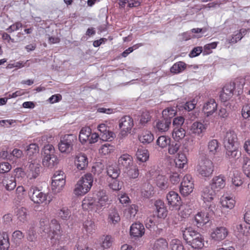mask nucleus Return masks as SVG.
Instances as JSON below:
<instances>
[{"instance_id": "nucleus-1", "label": "nucleus", "mask_w": 250, "mask_h": 250, "mask_svg": "<svg viewBox=\"0 0 250 250\" xmlns=\"http://www.w3.org/2000/svg\"><path fill=\"white\" fill-rule=\"evenodd\" d=\"M53 138L51 135H44L42 137L40 144L44 145L43 149L42 165L45 167L52 168L59 163V159L55 154L54 146L50 144Z\"/></svg>"}, {"instance_id": "nucleus-2", "label": "nucleus", "mask_w": 250, "mask_h": 250, "mask_svg": "<svg viewBox=\"0 0 250 250\" xmlns=\"http://www.w3.org/2000/svg\"><path fill=\"white\" fill-rule=\"evenodd\" d=\"M43 230L48 234L51 243L56 245L59 243L62 234V230L59 222L56 219H52L48 222L46 219H42L40 221Z\"/></svg>"}, {"instance_id": "nucleus-3", "label": "nucleus", "mask_w": 250, "mask_h": 250, "mask_svg": "<svg viewBox=\"0 0 250 250\" xmlns=\"http://www.w3.org/2000/svg\"><path fill=\"white\" fill-rule=\"evenodd\" d=\"M93 177L91 173H86L82 176L75 185L74 193L77 196H82L87 193L91 188Z\"/></svg>"}, {"instance_id": "nucleus-4", "label": "nucleus", "mask_w": 250, "mask_h": 250, "mask_svg": "<svg viewBox=\"0 0 250 250\" xmlns=\"http://www.w3.org/2000/svg\"><path fill=\"white\" fill-rule=\"evenodd\" d=\"M196 168L198 173L201 177L208 178L211 176L213 173L214 165L209 159L202 157L199 159Z\"/></svg>"}, {"instance_id": "nucleus-5", "label": "nucleus", "mask_w": 250, "mask_h": 250, "mask_svg": "<svg viewBox=\"0 0 250 250\" xmlns=\"http://www.w3.org/2000/svg\"><path fill=\"white\" fill-rule=\"evenodd\" d=\"M75 136L72 134L65 135L61 139L58 148L62 153H69L73 149V143Z\"/></svg>"}, {"instance_id": "nucleus-6", "label": "nucleus", "mask_w": 250, "mask_h": 250, "mask_svg": "<svg viewBox=\"0 0 250 250\" xmlns=\"http://www.w3.org/2000/svg\"><path fill=\"white\" fill-rule=\"evenodd\" d=\"M194 184L190 175H186L183 178L180 187V192L184 196L189 195L193 190Z\"/></svg>"}, {"instance_id": "nucleus-7", "label": "nucleus", "mask_w": 250, "mask_h": 250, "mask_svg": "<svg viewBox=\"0 0 250 250\" xmlns=\"http://www.w3.org/2000/svg\"><path fill=\"white\" fill-rule=\"evenodd\" d=\"M28 195L31 200L36 204H41L47 200L48 194L42 192L36 187L30 188Z\"/></svg>"}, {"instance_id": "nucleus-8", "label": "nucleus", "mask_w": 250, "mask_h": 250, "mask_svg": "<svg viewBox=\"0 0 250 250\" xmlns=\"http://www.w3.org/2000/svg\"><path fill=\"white\" fill-rule=\"evenodd\" d=\"M134 125L132 118L129 116L122 117L119 121V127L121 129V135L123 137L126 136L131 131Z\"/></svg>"}, {"instance_id": "nucleus-9", "label": "nucleus", "mask_w": 250, "mask_h": 250, "mask_svg": "<svg viewBox=\"0 0 250 250\" xmlns=\"http://www.w3.org/2000/svg\"><path fill=\"white\" fill-rule=\"evenodd\" d=\"M83 208L88 211L99 213L101 212L96 200L92 197H85L83 200Z\"/></svg>"}, {"instance_id": "nucleus-10", "label": "nucleus", "mask_w": 250, "mask_h": 250, "mask_svg": "<svg viewBox=\"0 0 250 250\" xmlns=\"http://www.w3.org/2000/svg\"><path fill=\"white\" fill-rule=\"evenodd\" d=\"M226 184V177L223 174L214 176L211 180L209 186L217 193L223 189Z\"/></svg>"}, {"instance_id": "nucleus-11", "label": "nucleus", "mask_w": 250, "mask_h": 250, "mask_svg": "<svg viewBox=\"0 0 250 250\" xmlns=\"http://www.w3.org/2000/svg\"><path fill=\"white\" fill-rule=\"evenodd\" d=\"M207 125L201 122H193L189 127V133L194 136L202 137L207 129Z\"/></svg>"}, {"instance_id": "nucleus-12", "label": "nucleus", "mask_w": 250, "mask_h": 250, "mask_svg": "<svg viewBox=\"0 0 250 250\" xmlns=\"http://www.w3.org/2000/svg\"><path fill=\"white\" fill-rule=\"evenodd\" d=\"M217 104L214 99L210 98L205 102L202 107V112L207 117L212 116L216 112Z\"/></svg>"}, {"instance_id": "nucleus-13", "label": "nucleus", "mask_w": 250, "mask_h": 250, "mask_svg": "<svg viewBox=\"0 0 250 250\" xmlns=\"http://www.w3.org/2000/svg\"><path fill=\"white\" fill-rule=\"evenodd\" d=\"M228 229L225 227H218L212 229L210 237L215 241H221L226 238L228 235Z\"/></svg>"}, {"instance_id": "nucleus-14", "label": "nucleus", "mask_w": 250, "mask_h": 250, "mask_svg": "<svg viewBox=\"0 0 250 250\" xmlns=\"http://www.w3.org/2000/svg\"><path fill=\"white\" fill-rule=\"evenodd\" d=\"M217 193L209 186L203 187L201 191V199L204 203H211Z\"/></svg>"}, {"instance_id": "nucleus-15", "label": "nucleus", "mask_w": 250, "mask_h": 250, "mask_svg": "<svg viewBox=\"0 0 250 250\" xmlns=\"http://www.w3.org/2000/svg\"><path fill=\"white\" fill-rule=\"evenodd\" d=\"M40 167L37 162H30L27 170V177L30 179L37 178L40 174Z\"/></svg>"}, {"instance_id": "nucleus-16", "label": "nucleus", "mask_w": 250, "mask_h": 250, "mask_svg": "<svg viewBox=\"0 0 250 250\" xmlns=\"http://www.w3.org/2000/svg\"><path fill=\"white\" fill-rule=\"evenodd\" d=\"M234 86L233 84H226L222 89L220 95V99L223 102H226L230 99L233 95Z\"/></svg>"}, {"instance_id": "nucleus-17", "label": "nucleus", "mask_w": 250, "mask_h": 250, "mask_svg": "<svg viewBox=\"0 0 250 250\" xmlns=\"http://www.w3.org/2000/svg\"><path fill=\"white\" fill-rule=\"evenodd\" d=\"M145 229L143 225L140 223L133 224L130 228V233L134 237H141L145 233Z\"/></svg>"}, {"instance_id": "nucleus-18", "label": "nucleus", "mask_w": 250, "mask_h": 250, "mask_svg": "<svg viewBox=\"0 0 250 250\" xmlns=\"http://www.w3.org/2000/svg\"><path fill=\"white\" fill-rule=\"evenodd\" d=\"M118 163L119 166L122 167L125 170L133 166V158L128 154H123L119 157Z\"/></svg>"}, {"instance_id": "nucleus-19", "label": "nucleus", "mask_w": 250, "mask_h": 250, "mask_svg": "<svg viewBox=\"0 0 250 250\" xmlns=\"http://www.w3.org/2000/svg\"><path fill=\"white\" fill-rule=\"evenodd\" d=\"M97 203L101 211L103 207L109 204L108 196L105 190H100L97 193Z\"/></svg>"}, {"instance_id": "nucleus-20", "label": "nucleus", "mask_w": 250, "mask_h": 250, "mask_svg": "<svg viewBox=\"0 0 250 250\" xmlns=\"http://www.w3.org/2000/svg\"><path fill=\"white\" fill-rule=\"evenodd\" d=\"M2 184L6 190L12 191L16 187V178L9 175L5 176L2 179Z\"/></svg>"}, {"instance_id": "nucleus-21", "label": "nucleus", "mask_w": 250, "mask_h": 250, "mask_svg": "<svg viewBox=\"0 0 250 250\" xmlns=\"http://www.w3.org/2000/svg\"><path fill=\"white\" fill-rule=\"evenodd\" d=\"M167 200L168 205L177 207L181 205V197L178 193L170 191L167 195Z\"/></svg>"}, {"instance_id": "nucleus-22", "label": "nucleus", "mask_w": 250, "mask_h": 250, "mask_svg": "<svg viewBox=\"0 0 250 250\" xmlns=\"http://www.w3.org/2000/svg\"><path fill=\"white\" fill-rule=\"evenodd\" d=\"M168 243L166 239L160 238L152 242L150 244L151 250H167Z\"/></svg>"}, {"instance_id": "nucleus-23", "label": "nucleus", "mask_w": 250, "mask_h": 250, "mask_svg": "<svg viewBox=\"0 0 250 250\" xmlns=\"http://www.w3.org/2000/svg\"><path fill=\"white\" fill-rule=\"evenodd\" d=\"M139 141L144 145H147L152 143L154 137L153 134L149 130H143L138 136Z\"/></svg>"}, {"instance_id": "nucleus-24", "label": "nucleus", "mask_w": 250, "mask_h": 250, "mask_svg": "<svg viewBox=\"0 0 250 250\" xmlns=\"http://www.w3.org/2000/svg\"><path fill=\"white\" fill-rule=\"evenodd\" d=\"M210 214L209 212L201 211L195 215L194 219L197 225L199 226H201L208 223L210 220Z\"/></svg>"}, {"instance_id": "nucleus-25", "label": "nucleus", "mask_w": 250, "mask_h": 250, "mask_svg": "<svg viewBox=\"0 0 250 250\" xmlns=\"http://www.w3.org/2000/svg\"><path fill=\"white\" fill-rule=\"evenodd\" d=\"M220 203L223 208L232 209L235 204L233 197L229 194H224L220 198Z\"/></svg>"}, {"instance_id": "nucleus-26", "label": "nucleus", "mask_w": 250, "mask_h": 250, "mask_svg": "<svg viewBox=\"0 0 250 250\" xmlns=\"http://www.w3.org/2000/svg\"><path fill=\"white\" fill-rule=\"evenodd\" d=\"M183 237L187 244L193 240L198 234L200 233L194 230L192 228L189 227L182 230Z\"/></svg>"}, {"instance_id": "nucleus-27", "label": "nucleus", "mask_w": 250, "mask_h": 250, "mask_svg": "<svg viewBox=\"0 0 250 250\" xmlns=\"http://www.w3.org/2000/svg\"><path fill=\"white\" fill-rule=\"evenodd\" d=\"M226 148V157L229 159L238 158L241 155L237 146H225Z\"/></svg>"}, {"instance_id": "nucleus-28", "label": "nucleus", "mask_w": 250, "mask_h": 250, "mask_svg": "<svg viewBox=\"0 0 250 250\" xmlns=\"http://www.w3.org/2000/svg\"><path fill=\"white\" fill-rule=\"evenodd\" d=\"M237 136L234 131L229 130L228 131L224 138V145L225 146H237Z\"/></svg>"}, {"instance_id": "nucleus-29", "label": "nucleus", "mask_w": 250, "mask_h": 250, "mask_svg": "<svg viewBox=\"0 0 250 250\" xmlns=\"http://www.w3.org/2000/svg\"><path fill=\"white\" fill-rule=\"evenodd\" d=\"M75 164L78 169H84L88 165V159L87 157L84 154L78 155L76 157Z\"/></svg>"}, {"instance_id": "nucleus-30", "label": "nucleus", "mask_w": 250, "mask_h": 250, "mask_svg": "<svg viewBox=\"0 0 250 250\" xmlns=\"http://www.w3.org/2000/svg\"><path fill=\"white\" fill-rule=\"evenodd\" d=\"M154 205L158 217L165 218L167 216V211L164 202L161 200H158L155 201Z\"/></svg>"}, {"instance_id": "nucleus-31", "label": "nucleus", "mask_w": 250, "mask_h": 250, "mask_svg": "<svg viewBox=\"0 0 250 250\" xmlns=\"http://www.w3.org/2000/svg\"><path fill=\"white\" fill-rule=\"evenodd\" d=\"M170 124L171 120L169 119L164 118V119L156 122L154 127L159 131L166 132L168 130Z\"/></svg>"}, {"instance_id": "nucleus-32", "label": "nucleus", "mask_w": 250, "mask_h": 250, "mask_svg": "<svg viewBox=\"0 0 250 250\" xmlns=\"http://www.w3.org/2000/svg\"><path fill=\"white\" fill-rule=\"evenodd\" d=\"M204 239L202 235L198 234L193 240H192L188 245H190L193 249L199 250L204 247Z\"/></svg>"}, {"instance_id": "nucleus-33", "label": "nucleus", "mask_w": 250, "mask_h": 250, "mask_svg": "<svg viewBox=\"0 0 250 250\" xmlns=\"http://www.w3.org/2000/svg\"><path fill=\"white\" fill-rule=\"evenodd\" d=\"M96 226L94 222L91 220H87L83 224V231L86 234L94 233L96 230Z\"/></svg>"}, {"instance_id": "nucleus-34", "label": "nucleus", "mask_w": 250, "mask_h": 250, "mask_svg": "<svg viewBox=\"0 0 250 250\" xmlns=\"http://www.w3.org/2000/svg\"><path fill=\"white\" fill-rule=\"evenodd\" d=\"M56 214L57 218L63 221L69 220L71 216V212L67 207H62L58 209Z\"/></svg>"}, {"instance_id": "nucleus-35", "label": "nucleus", "mask_w": 250, "mask_h": 250, "mask_svg": "<svg viewBox=\"0 0 250 250\" xmlns=\"http://www.w3.org/2000/svg\"><path fill=\"white\" fill-rule=\"evenodd\" d=\"M157 187L161 190H165L168 188L169 184L167 178L163 175H158L156 180Z\"/></svg>"}, {"instance_id": "nucleus-36", "label": "nucleus", "mask_w": 250, "mask_h": 250, "mask_svg": "<svg viewBox=\"0 0 250 250\" xmlns=\"http://www.w3.org/2000/svg\"><path fill=\"white\" fill-rule=\"evenodd\" d=\"M26 152L31 159L36 158L39 154V147L36 144H31L27 146Z\"/></svg>"}, {"instance_id": "nucleus-37", "label": "nucleus", "mask_w": 250, "mask_h": 250, "mask_svg": "<svg viewBox=\"0 0 250 250\" xmlns=\"http://www.w3.org/2000/svg\"><path fill=\"white\" fill-rule=\"evenodd\" d=\"M176 167L179 168H183L188 165V159L184 153H178V156L175 160Z\"/></svg>"}, {"instance_id": "nucleus-38", "label": "nucleus", "mask_w": 250, "mask_h": 250, "mask_svg": "<svg viewBox=\"0 0 250 250\" xmlns=\"http://www.w3.org/2000/svg\"><path fill=\"white\" fill-rule=\"evenodd\" d=\"M10 245L9 238L6 232L0 233V249L5 250L9 248Z\"/></svg>"}, {"instance_id": "nucleus-39", "label": "nucleus", "mask_w": 250, "mask_h": 250, "mask_svg": "<svg viewBox=\"0 0 250 250\" xmlns=\"http://www.w3.org/2000/svg\"><path fill=\"white\" fill-rule=\"evenodd\" d=\"M136 155L137 160L142 163L147 161L149 156L148 150L144 148L138 149Z\"/></svg>"}, {"instance_id": "nucleus-40", "label": "nucleus", "mask_w": 250, "mask_h": 250, "mask_svg": "<svg viewBox=\"0 0 250 250\" xmlns=\"http://www.w3.org/2000/svg\"><path fill=\"white\" fill-rule=\"evenodd\" d=\"M107 220L109 223L113 224H115L120 221V215L116 209H110Z\"/></svg>"}, {"instance_id": "nucleus-41", "label": "nucleus", "mask_w": 250, "mask_h": 250, "mask_svg": "<svg viewBox=\"0 0 250 250\" xmlns=\"http://www.w3.org/2000/svg\"><path fill=\"white\" fill-rule=\"evenodd\" d=\"M90 134L91 129L89 127H86L82 128L79 134V140L80 142L83 144L88 141Z\"/></svg>"}, {"instance_id": "nucleus-42", "label": "nucleus", "mask_w": 250, "mask_h": 250, "mask_svg": "<svg viewBox=\"0 0 250 250\" xmlns=\"http://www.w3.org/2000/svg\"><path fill=\"white\" fill-rule=\"evenodd\" d=\"M18 222L20 223H24L27 221V210L24 208H19L16 213Z\"/></svg>"}, {"instance_id": "nucleus-43", "label": "nucleus", "mask_w": 250, "mask_h": 250, "mask_svg": "<svg viewBox=\"0 0 250 250\" xmlns=\"http://www.w3.org/2000/svg\"><path fill=\"white\" fill-rule=\"evenodd\" d=\"M106 172L109 177L115 179L118 177L120 171L117 167L111 165L107 167Z\"/></svg>"}, {"instance_id": "nucleus-44", "label": "nucleus", "mask_w": 250, "mask_h": 250, "mask_svg": "<svg viewBox=\"0 0 250 250\" xmlns=\"http://www.w3.org/2000/svg\"><path fill=\"white\" fill-rule=\"evenodd\" d=\"M101 246L104 249L109 248L112 244L113 239L110 235H103L101 238Z\"/></svg>"}, {"instance_id": "nucleus-45", "label": "nucleus", "mask_w": 250, "mask_h": 250, "mask_svg": "<svg viewBox=\"0 0 250 250\" xmlns=\"http://www.w3.org/2000/svg\"><path fill=\"white\" fill-rule=\"evenodd\" d=\"M220 144L216 139H213L209 141L208 143V149L210 154H215L219 150Z\"/></svg>"}, {"instance_id": "nucleus-46", "label": "nucleus", "mask_w": 250, "mask_h": 250, "mask_svg": "<svg viewBox=\"0 0 250 250\" xmlns=\"http://www.w3.org/2000/svg\"><path fill=\"white\" fill-rule=\"evenodd\" d=\"M65 182L61 180V182L52 181L51 189L54 194L60 193L64 188Z\"/></svg>"}, {"instance_id": "nucleus-47", "label": "nucleus", "mask_w": 250, "mask_h": 250, "mask_svg": "<svg viewBox=\"0 0 250 250\" xmlns=\"http://www.w3.org/2000/svg\"><path fill=\"white\" fill-rule=\"evenodd\" d=\"M171 139L169 137L166 136H161L158 138L156 140V144L160 147L164 148L166 147L170 143Z\"/></svg>"}, {"instance_id": "nucleus-48", "label": "nucleus", "mask_w": 250, "mask_h": 250, "mask_svg": "<svg viewBox=\"0 0 250 250\" xmlns=\"http://www.w3.org/2000/svg\"><path fill=\"white\" fill-rule=\"evenodd\" d=\"M170 250H185L182 242L178 239H173L169 242Z\"/></svg>"}, {"instance_id": "nucleus-49", "label": "nucleus", "mask_w": 250, "mask_h": 250, "mask_svg": "<svg viewBox=\"0 0 250 250\" xmlns=\"http://www.w3.org/2000/svg\"><path fill=\"white\" fill-rule=\"evenodd\" d=\"M186 68V64L182 62L174 63L170 68L171 73L177 74L183 71Z\"/></svg>"}, {"instance_id": "nucleus-50", "label": "nucleus", "mask_w": 250, "mask_h": 250, "mask_svg": "<svg viewBox=\"0 0 250 250\" xmlns=\"http://www.w3.org/2000/svg\"><path fill=\"white\" fill-rule=\"evenodd\" d=\"M186 135V131L181 127H175L172 132V137L174 139L179 141L184 138Z\"/></svg>"}, {"instance_id": "nucleus-51", "label": "nucleus", "mask_w": 250, "mask_h": 250, "mask_svg": "<svg viewBox=\"0 0 250 250\" xmlns=\"http://www.w3.org/2000/svg\"><path fill=\"white\" fill-rule=\"evenodd\" d=\"M245 83V79L242 77H240L236 79L233 83H230L229 84H233L234 86V89H236L238 91V94L242 92L244 85Z\"/></svg>"}, {"instance_id": "nucleus-52", "label": "nucleus", "mask_w": 250, "mask_h": 250, "mask_svg": "<svg viewBox=\"0 0 250 250\" xmlns=\"http://www.w3.org/2000/svg\"><path fill=\"white\" fill-rule=\"evenodd\" d=\"M24 234L20 230H15L12 235V241L16 245H19L22 241Z\"/></svg>"}, {"instance_id": "nucleus-53", "label": "nucleus", "mask_w": 250, "mask_h": 250, "mask_svg": "<svg viewBox=\"0 0 250 250\" xmlns=\"http://www.w3.org/2000/svg\"><path fill=\"white\" fill-rule=\"evenodd\" d=\"M137 211L138 207L135 205H131L125 210V214L128 219H132L134 218Z\"/></svg>"}, {"instance_id": "nucleus-54", "label": "nucleus", "mask_w": 250, "mask_h": 250, "mask_svg": "<svg viewBox=\"0 0 250 250\" xmlns=\"http://www.w3.org/2000/svg\"><path fill=\"white\" fill-rule=\"evenodd\" d=\"M242 167L245 174L250 178V159L247 157L243 158Z\"/></svg>"}, {"instance_id": "nucleus-55", "label": "nucleus", "mask_w": 250, "mask_h": 250, "mask_svg": "<svg viewBox=\"0 0 250 250\" xmlns=\"http://www.w3.org/2000/svg\"><path fill=\"white\" fill-rule=\"evenodd\" d=\"M114 150V146L108 143H106L101 146L99 149V153L103 155H107Z\"/></svg>"}, {"instance_id": "nucleus-56", "label": "nucleus", "mask_w": 250, "mask_h": 250, "mask_svg": "<svg viewBox=\"0 0 250 250\" xmlns=\"http://www.w3.org/2000/svg\"><path fill=\"white\" fill-rule=\"evenodd\" d=\"M100 139L104 141H111L115 137L114 133L108 130L100 134Z\"/></svg>"}, {"instance_id": "nucleus-57", "label": "nucleus", "mask_w": 250, "mask_h": 250, "mask_svg": "<svg viewBox=\"0 0 250 250\" xmlns=\"http://www.w3.org/2000/svg\"><path fill=\"white\" fill-rule=\"evenodd\" d=\"M125 171L131 178H136L139 175V170L137 166L131 167L128 169H125Z\"/></svg>"}, {"instance_id": "nucleus-58", "label": "nucleus", "mask_w": 250, "mask_h": 250, "mask_svg": "<svg viewBox=\"0 0 250 250\" xmlns=\"http://www.w3.org/2000/svg\"><path fill=\"white\" fill-rule=\"evenodd\" d=\"M180 147V144L178 143H170L168 145V153L170 155H174L178 151Z\"/></svg>"}, {"instance_id": "nucleus-59", "label": "nucleus", "mask_w": 250, "mask_h": 250, "mask_svg": "<svg viewBox=\"0 0 250 250\" xmlns=\"http://www.w3.org/2000/svg\"><path fill=\"white\" fill-rule=\"evenodd\" d=\"M175 114L176 110L172 107H168L162 112L163 117L165 119H169L170 120L171 118L174 117Z\"/></svg>"}, {"instance_id": "nucleus-60", "label": "nucleus", "mask_w": 250, "mask_h": 250, "mask_svg": "<svg viewBox=\"0 0 250 250\" xmlns=\"http://www.w3.org/2000/svg\"><path fill=\"white\" fill-rule=\"evenodd\" d=\"M218 44V42H216L206 44L204 47L203 54L208 55L211 53L212 52L211 49H215Z\"/></svg>"}, {"instance_id": "nucleus-61", "label": "nucleus", "mask_w": 250, "mask_h": 250, "mask_svg": "<svg viewBox=\"0 0 250 250\" xmlns=\"http://www.w3.org/2000/svg\"><path fill=\"white\" fill-rule=\"evenodd\" d=\"M179 209V214L182 218H187L191 212V209L187 208V205H181Z\"/></svg>"}, {"instance_id": "nucleus-62", "label": "nucleus", "mask_w": 250, "mask_h": 250, "mask_svg": "<svg viewBox=\"0 0 250 250\" xmlns=\"http://www.w3.org/2000/svg\"><path fill=\"white\" fill-rule=\"evenodd\" d=\"M61 180L65 182L64 172L61 170L56 171L53 175L52 181L61 182Z\"/></svg>"}, {"instance_id": "nucleus-63", "label": "nucleus", "mask_w": 250, "mask_h": 250, "mask_svg": "<svg viewBox=\"0 0 250 250\" xmlns=\"http://www.w3.org/2000/svg\"><path fill=\"white\" fill-rule=\"evenodd\" d=\"M231 182L232 185L235 187H239L242 185L243 181L238 173L234 174L233 177L232 178Z\"/></svg>"}, {"instance_id": "nucleus-64", "label": "nucleus", "mask_w": 250, "mask_h": 250, "mask_svg": "<svg viewBox=\"0 0 250 250\" xmlns=\"http://www.w3.org/2000/svg\"><path fill=\"white\" fill-rule=\"evenodd\" d=\"M242 116L246 119L250 118V104H246L243 106Z\"/></svg>"}]
</instances>
